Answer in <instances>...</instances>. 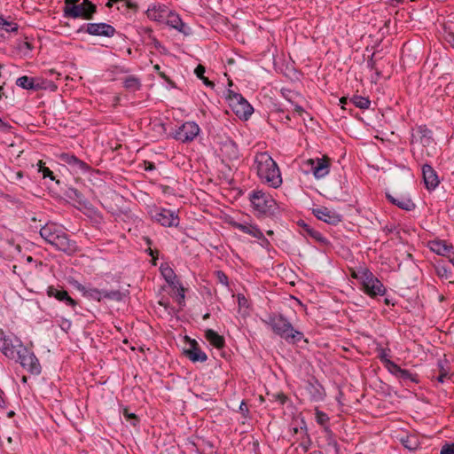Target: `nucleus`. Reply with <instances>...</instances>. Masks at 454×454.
Wrapping results in <instances>:
<instances>
[{
  "mask_svg": "<svg viewBox=\"0 0 454 454\" xmlns=\"http://www.w3.org/2000/svg\"><path fill=\"white\" fill-rule=\"evenodd\" d=\"M116 29L110 24L105 22L87 23V34L95 36L113 37Z\"/></svg>",
  "mask_w": 454,
  "mask_h": 454,
  "instance_id": "obj_15",
  "label": "nucleus"
},
{
  "mask_svg": "<svg viewBox=\"0 0 454 454\" xmlns=\"http://www.w3.org/2000/svg\"><path fill=\"white\" fill-rule=\"evenodd\" d=\"M0 407L4 408L5 407V402L4 399V392L0 389Z\"/></svg>",
  "mask_w": 454,
  "mask_h": 454,
  "instance_id": "obj_58",
  "label": "nucleus"
},
{
  "mask_svg": "<svg viewBox=\"0 0 454 454\" xmlns=\"http://www.w3.org/2000/svg\"><path fill=\"white\" fill-rule=\"evenodd\" d=\"M39 171L43 174V178L49 177L51 180H54L53 172L47 167H45L42 160L39 161Z\"/></svg>",
  "mask_w": 454,
  "mask_h": 454,
  "instance_id": "obj_41",
  "label": "nucleus"
},
{
  "mask_svg": "<svg viewBox=\"0 0 454 454\" xmlns=\"http://www.w3.org/2000/svg\"><path fill=\"white\" fill-rule=\"evenodd\" d=\"M315 415H316V421L317 422V424H319L321 426H324L325 424H326L330 419L328 415L325 412L319 411V410H316Z\"/></svg>",
  "mask_w": 454,
  "mask_h": 454,
  "instance_id": "obj_39",
  "label": "nucleus"
},
{
  "mask_svg": "<svg viewBox=\"0 0 454 454\" xmlns=\"http://www.w3.org/2000/svg\"><path fill=\"white\" fill-rule=\"evenodd\" d=\"M153 41V43L156 49H159L161 47V43L157 40L154 36L150 37Z\"/></svg>",
  "mask_w": 454,
  "mask_h": 454,
  "instance_id": "obj_57",
  "label": "nucleus"
},
{
  "mask_svg": "<svg viewBox=\"0 0 454 454\" xmlns=\"http://www.w3.org/2000/svg\"><path fill=\"white\" fill-rule=\"evenodd\" d=\"M441 454H454V443L444 445L442 448Z\"/></svg>",
  "mask_w": 454,
  "mask_h": 454,
  "instance_id": "obj_49",
  "label": "nucleus"
},
{
  "mask_svg": "<svg viewBox=\"0 0 454 454\" xmlns=\"http://www.w3.org/2000/svg\"><path fill=\"white\" fill-rule=\"evenodd\" d=\"M254 165L257 175L262 183L273 188L280 186L282 184L280 170L269 153H257L254 158Z\"/></svg>",
  "mask_w": 454,
  "mask_h": 454,
  "instance_id": "obj_2",
  "label": "nucleus"
},
{
  "mask_svg": "<svg viewBox=\"0 0 454 454\" xmlns=\"http://www.w3.org/2000/svg\"><path fill=\"white\" fill-rule=\"evenodd\" d=\"M215 275H216V278H217V280L219 283H221L222 285H223L225 286H228V285H229L228 277L223 271L217 270L215 272Z\"/></svg>",
  "mask_w": 454,
  "mask_h": 454,
  "instance_id": "obj_45",
  "label": "nucleus"
},
{
  "mask_svg": "<svg viewBox=\"0 0 454 454\" xmlns=\"http://www.w3.org/2000/svg\"><path fill=\"white\" fill-rule=\"evenodd\" d=\"M205 72L206 69L202 65H198L194 70V73L197 75V77L200 78L205 85L208 87H214V82L204 76Z\"/></svg>",
  "mask_w": 454,
  "mask_h": 454,
  "instance_id": "obj_36",
  "label": "nucleus"
},
{
  "mask_svg": "<svg viewBox=\"0 0 454 454\" xmlns=\"http://www.w3.org/2000/svg\"><path fill=\"white\" fill-rule=\"evenodd\" d=\"M306 165L309 167V170L317 179H321L329 174L331 160L325 155L322 158L309 159Z\"/></svg>",
  "mask_w": 454,
  "mask_h": 454,
  "instance_id": "obj_11",
  "label": "nucleus"
},
{
  "mask_svg": "<svg viewBox=\"0 0 454 454\" xmlns=\"http://www.w3.org/2000/svg\"><path fill=\"white\" fill-rule=\"evenodd\" d=\"M253 207L261 215H273L278 208L277 203L271 195L262 191H253L249 194Z\"/></svg>",
  "mask_w": 454,
  "mask_h": 454,
  "instance_id": "obj_4",
  "label": "nucleus"
},
{
  "mask_svg": "<svg viewBox=\"0 0 454 454\" xmlns=\"http://www.w3.org/2000/svg\"><path fill=\"white\" fill-rule=\"evenodd\" d=\"M177 301H178L179 304H182L184 301V289L181 286H180V288L178 290Z\"/></svg>",
  "mask_w": 454,
  "mask_h": 454,
  "instance_id": "obj_53",
  "label": "nucleus"
},
{
  "mask_svg": "<svg viewBox=\"0 0 454 454\" xmlns=\"http://www.w3.org/2000/svg\"><path fill=\"white\" fill-rule=\"evenodd\" d=\"M123 87L129 91L135 92L140 90L141 82L137 77L129 75L123 80Z\"/></svg>",
  "mask_w": 454,
  "mask_h": 454,
  "instance_id": "obj_31",
  "label": "nucleus"
},
{
  "mask_svg": "<svg viewBox=\"0 0 454 454\" xmlns=\"http://www.w3.org/2000/svg\"><path fill=\"white\" fill-rule=\"evenodd\" d=\"M299 225L301 227H307V230L305 231L308 235H309L311 237V233L312 232H316V230L312 229L309 224H307L304 221H301L299 222Z\"/></svg>",
  "mask_w": 454,
  "mask_h": 454,
  "instance_id": "obj_52",
  "label": "nucleus"
},
{
  "mask_svg": "<svg viewBox=\"0 0 454 454\" xmlns=\"http://www.w3.org/2000/svg\"><path fill=\"white\" fill-rule=\"evenodd\" d=\"M18 29L19 25L15 21L0 15V42L4 41L11 33H16Z\"/></svg>",
  "mask_w": 454,
  "mask_h": 454,
  "instance_id": "obj_23",
  "label": "nucleus"
},
{
  "mask_svg": "<svg viewBox=\"0 0 454 454\" xmlns=\"http://www.w3.org/2000/svg\"><path fill=\"white\" fill-rule=\"evenodd\" d=\"M59 160L67 164L70 170L74 173L83 172L85 170V163L78 159L75 155L64 153L59 155Z\"/></svg>",
  "mask_w": 454,
  "mask_h": 454,
  "instance_id": "obj_20",
  "label": "nucleus"
},
{
  "mask_svg": "<svg viewBox=\"0 0 454 454\" xmlns=\"http://www.w3.org/2000/svg\"><path fill=\"white\" fill-rule=\"evenodd\" d=\"M433 133L426 125L417 127L411 134V144L418 143L427 147L433 144Z\"/></svg>",
  "mask_w": 454,
  "mask_h": 454,
  "instance_id": "obj_16",
  "label": "nucleus"
},
{
  "mask_svg": "<svg viewBox=\"0 0 454 454\" xmlns=\"http://www.w3.org/2000/svg\"><path fill=\"white\" fill-rule=\"evenodd\" d=\"M376 350L378 352V357L383 364H386V366L388 367V369L392 368V364H395V362H393L389 359V353H390L389 348H377Z\"/></svg>",
  "mask_w": 454,
  "mask_h": 454,
  "instance_id": "obj_35",
  "label": "nucleus"
},
{
  "mask_svg": "<svg viewBox=\"0 0 454 454\" xmlns=\"http://www.w3.org/2000/svg\"><path fill=\"white\" fill-rule=\"evenodd\" d=\"M422 176L425 183V186L428 191L434 190L440 181L436 171L429 164H424L422 167Z\"/></svg>",
  "mask_w": 454,
  "mask_h": 454,
  "instance_id": "obj_19",
  "label": "nucleus"
},
{
  "mask_svg": "<svg viewBox=\"0 0 454 454\" xmlns=\"http://www.w3.org/2000/svg\"><path fill=\"white\" fill-rule=\"evenodd\" d=\"M16 85L25 89V90H37L43 89V87L38 82V80L33 77H28L27 75L19 77L16 81Z\"/></svg>",
  "mask_w": 454,
  "mask_h": 454,
  "instance_id": "obj_29",
  "label": "nucleus"
},
{
  "mask_svg": "<svg viewBox=\"0 0 454 454\" xmlns=\"http://www.w3.org/2000/svg\"><path fill=\"white\" fill-rule=\"evenodd\" d=\"M349 102L352 103L356 107L365 110L369 109L371 106V100L367 97H362L360 95H354L349 98Z\"/></svg>",
  "mask_w": 454,
  "mask_h": 454,
  "instance_id": "obj_32",
  "label": "nucleus"
},
{
  "mask_svg": "<svg viewBox=\"0 0 454 454\" xmlns=\"http://www.w3.org/2000/svg\"><path fill=\"white\" fill-rule=\"evenodd\" d=\"M365 271H371V270L366 267H360L357 270H353L351 272V277L353 278H356V280H358L360 282V284L362 285V278H360V276L362 275V273L364 274Z\"/></svg>",
  "mask_w": 454,
  "mask_h": 454,
  "instance_id": "obj_44",
  "label": "nucleus"
},
{
  "mask_svg": "<svg viewBox=\"0 0 454 454\" xmlns=\"http://www.w3.org/2000/svg\"><path fill=\"white\" fill-rule=\"evenodd\" d=\"M272 397L278 401L280 404H284L286 402V395L282 393V392H279V393H277V394H273L272 395Z\"/></svg>",
  "mask_w": 454,
  "mask_h": 454,
  "instance_id": "obj_48",
  "label": "nucleus"
},
{
  "mask_svg": "<svg viewBox=\"0 0 454 454\" xmlns=\"http://www.w3.org/2000/svg\"><path fill=\"white\" fill-rule=\"evenodd\" d=\"M231 225L235 229H238L240 231L247 233L248 235H251L252 237H254L256 239L263 238V233L256 225L248 224V223H237V222H233L231 223Z\"/></svg>",
  "mask_w": 454,
  "mask_h": 454,
  "instance_id": "obj_27",
  "label": "nucleus"
},
{
  "mask_svg": "<svg viewBox=\"0 0 454 454\" xmlns=\"http://www.w3.org/2000/svg\"><path fill=\"white\" fill-rule=\"evenodd\" d=\"M313 215L318 219L328 224L337 225L342 221V215L335 210L326 207H320L313 209Z\"/></svg>",
  "mask_w": 454,
  "mask_h": 454,
  "instance_id": "obj_14",
  "label": "nucleus"
},
{
  "mask_svg": "<svg viewBox=\"0 0 454 454\" xmlns=\"http://www.w3.org/2000/svg\"><path fill=\"white\" fill-rule=\"evenodd\" d=\"M239 409L241 411H248L247 406L244 402L240 403Z\"/></svg>",
  "mask_w": 454,
  "mask_h": 454,
  "instance_id": "obj_63",
  "label": "nucleus"
},
{
  "mask_svg": "<svg viewBox=\"0 0 454 454\" xmlns=\"http://www.w3.org/2000/svg\"><path fill=\"white\" fill-rule=\"evenodd\" d=\"M151 217L153 221L165 227H176L179 224L178 215L170 209L164 207H153L150 210Z\"/></svg>",
  "mask_w": 454,
  "mask_h": 454,
  "instance_id": "obj_8",
  "label": "nucleus"
},
{
  "mask_svg": "<svg viewBox=\"0 0 454 454\" xmlns=\"http://www.w3.org/2000/svg\"><path fill=\"white\" fill-rule=\"evenodd\" d=\"M200 130V129L196 122L186 121L178 127L174 132L173 137L182 143L191 142L199 135Z\"/></svg>",
  "mask_w": 454,
  "mask_h": 454,
  "instance_id": "obj_10",
  "label": "nucleus"
},
{
  "mask_svg": "<svg viewBox=\"0 0 454 454\" xmlns=\"http://www.w3.org/2000/svg\"><path fill=\"white\" fill-rule=\"evenodd\" d=\"M386 196L389 202L403 210L412 211L416 207L415 203L410 198L403 196L395 197L390 193H387Z\"/></svg>",
  "mask_w": 454,
  "mask_h": 454,
  "instance_id": "obj_25",
  "label": "nucleus"
},
{
  "mask_svg": "<svg viewBox=\"0 0 454 454\" xmlns=\"http://www.w3.org/2000/svg\"><path fill=\"white\" fill-rule=\"evenodd\" d=\"M159 75L164 79L168 83L173 85L172 80L164 73V72H159Z\"/></svg>",
  "mask_w": 454,
  "mask_h": 454,
  "instance_id": "obj_55",
  "label": "nucleus"
},
{
  "mask_svg": "<svg viewBox=\"0 0 454 454\" xmlns=\"http://www.w3.org/2000/svg\"><path fill=\"white\" fill-rule=\"evenodd\" d=\"M260 239L262 240V244H261V245H262V247H268V246H270V242H269V240H268L264 236H263V238H261Z\"/></svg>",
  "mask_w": 454,
  "mask_h": 454,
  "instance_id": "obj_62",
  "label": "nucleus"
},
{
  "mask_svg": "<svg viewBox=\"0 0 454 454\" xmlns=\"http://www.w3.org/2000/svg\"><path fill=\"white\" fill-rule=\"evenodd\" d=\"M311 238L324 246L329 245V240L318 231L311 233Z\"/></svg>",
  "mask_w": 454,
  "mask_h": 454,
  "instance_id": "obj_42",
  "label": "nucleus"
},
{
  "mask_svg": "<svg viewBox=\"0 0 454 454\" xmlns=\"http://www.w3.org/2000/svg\"><path fill=\"white\" fill-rule=\"evenodd\" d=\"M41 237L58 250L71 254L76 250V244L54 223H46L40 230Z\"/></svg>",
  "mask_w": 454,
  "mask_h": 454,
  "instance_id": "obj_3",
  "label": "nucleus"
},
{
  "mask_svg": "<svg viewBox=\"0 0 454 454\" xmlns=\"http://www.w3.org/2000/svg\"><path fill=\"white\" fill-rule=\"evenodd\" d=\"M18 344L20 345V348L18 349L17 357L13 360L20 363V365L31 374L39 375L42 372V367L38 358L23 344Z\"/></svg>",
  "mask_w": 454,
  "mask_h": 454,
  "instance_id": "obj_6",
  "label": "nucleus"
},
{
  "mask_svg": "<svg viewBox=\"0 0 454 454\" xmlns=\"http://www.w3.org/2000/svg\"><path fill=\"white\" fill-rule=\"evenodd\" d=\"M348 101H349V98H347V97H342L340 99V103L342 104V105H346L348 103Z\"/></svg>",
  "mask_w": 454,
  "mask_h": 454,
  "instance_id": "obj_64",
  "label": "nucleus"
},
{
  "mask_svg": "<svg viewBox=\"0 0 454 454\" xmlns=\"http://www.w3.org/2000/svg\"><path fill=\"white\" fill-rule=\"evenodd\" d=\"M226 100L229 106L240 119L247 120L254 112L249 102L239 93L231 90H227Z\"/></svg>",
  "mask_w": 454,
  "mask_h": 454,
  "instance_id": "obj_5",
  "label": "nucleus"
},
{
  "mask_svg": "<svg viewBox=\"0 0 454 454\" xmlns=\"http://www.w3.org/2000/svg\"><path fill=\"white\" fill-rule=\"evenodd\" d=\"M294 111L299 114V115H301V114L304 112V109L298 105H295Z\"/></svg>",
  "mask_w": 454,
  "mask_h": 454,
  "instance_id": "obj_61",
  "label": "nucleus"
},
{
  "mask_svg": "<svg viewBox=\"0 0 454 454\" xmlns=\"http://www.w3.org/2000/svg\"><path fill=\"white\" fill-rule=\"evenodd\" d=\"M126 295V293L121 292L119 290L107 291L105 289L87 287V297L97 301H100L103 298L114 301H121L124 300Z\"/></svg>",
  "mask_w": 454,
  "mask_h": 454,
  "instance_id": "obj_12",
  "label": "nucleus"
},
{
  "mask_svg": "<svg viewBox=\"0 0 454 454\" xmlns=\"http://www.w3.org/2000/svg\"><path fill=\"white\" fill-rule=\"evenodd\" d=\"M264 322L276 335L285 340L288 344L295 345L301 340L308 341L304 339L303 333L295 329L282 313H270Z\"/></svg>",
  "mask_w": 454,
  "mask_h": 454,
  "instance_id": "obj_1",
  "label": "nucleus"
},
{
  "mask_svg": "<svg viewBox=\"0 0 454 454\" xmlns=\"http://www.w3.org/2000/svg\"><path fill=\"white\" fill-rule=\"evenodd\" d=\"M21 340L16 337L8 336L3 329H0V351L9 359L17 357L18 349Z\"/></svg>",
  "mask_w": 454,
  "mask_h": 454,
  "instance_id": "obj_9",
  "label": "nucleus"
},
{
  "mask_svg": "<svg viewBox=\"0 0 454 454\" xmlns=\"http://www.w3.org/2000/svg\"><path fill=\"white\" fill-rule=\"evenodd\" d=\"M17 49L24 56H27L34 49V45L31 42L27 41V37L23 40H18Z\"/></svg>",
  "mask_w": 454,
  "mask_h": 454,
  "instance_id": "obj_34",
  "label": "nucleus"
},
{
  "mask_svg": "<svg viewBox=\"0 0 454 454\" xmlns=\"http://www.w3.org/2000/svg\"><path fill=\"white\" fill-rule=\"evenodd\" d=\"M237 298H238V304L239 307H248V301L245 297L244 294H239Z\"/></svg>",
  "mask_w": 454,
  "mask_h": 454,
  "instance_id": "obj_50",
  "label": "nucleus"
},
{
  "mask_svg": "<svg viewBox=\"0 0 454 454\" xmlns=\"http://www.w3.org/2000/svg\"><path fill=\"white\" fill-rule=\"evenodd\" d=\"M168 11L164 4H154L147 9L146 14L150 20L162 23L165 21Z\"/></svg>",
  "mask_w": 454,
  "mask_h": 454,
  "instance_id": "obj_24",
  "label": "nucleus"
},
{
  "mask_svg": "<svg viewBox=\"0 0 454 454\" xmlns=\"http://www.w3.org/2000/svg\"><path fill=\"white\" fill-rule=\"evenodd\" d=\"M162 272V275L164 277V278L166 279V281L171 285V286H174V280L176 279V276L175 274V272L173 271V270L171 268H166L164 270H161Z\"/></svg>",
  "mask_w": 454,
  "mask_h": 454,
  "instance_id": "obj_38",
  "label": "nucleus"
},
{
  "mask_svg": "<svg viewBox=\"0 0 454 454\" xmlns=\"http://www.w3.org/2000/svg\"><path fill=\"white\" fill-rule=\"evenodd\" d=\"M437 365L439 375L436 379L439 382L443 383L446 379H449V363L447 360H439Z\"/></svg>",
  "mask_w": 454,
  "mask_h": 454,
  "instance_id": "obj_33",
  "label": "nucleus"
},
{
  "mask_svg": "<svg viewBox=\"0 0 454 454\" xmlns=\"http://www.w3.org/2000/svg\"><path fill=\"white\" fill-rule=\"evenodd\" d=\"M168 26L175 28L178 32L184 34V35H188L191 34V28L183 22L180 16L175 12L168 11L167 17L164 21Z\"/></svg>",
  "mask_w": 454,
  "mask_h": 454,
  "instance_id": "obj_18",
  "label": "nucleus"
},
{
  "mask_svg": "<svg viewBox=\"0 0 454 454\" xmlns=\"http://www.w3.org/2000/svg\"><path fill=\"white\" fill-rule=\"evenodd\" d=\"M446 40L454 47V33L449 32L446 35Z\"/></svg>",
  "mask_w": 454,
  "mask_h": 454,
  "instance_id": "obj_54",
  "label": "nucleus"
},
{
  "mask_svg": "<svg viewBox=\"0 0 454 454\" xmlns=\"http://www.w3.org/2000/svg\"><path fill=\"white\" fill-rule=\"evenodd\" d=\"M362 278V291L371 298L383 296L387 293V288L383 283L374 276L372 271H365L360 276Z\"/></svg>",
  "mask_w": 454,
  "mask_h": 454,
  "instance_id": "obj_7",
  "label": "nucleus"
},
{
  "mask_svg": "<svg viewBox=\"0 0 454 454\" xmlns=\"http://www.w3.org/2000/svg\"><path fill=\"white\" fill-rule=\"evenodd\" d=\"M145 170H153L155 168V165L153 162H145Z\"/></svg>",
  "mask_w": 454,
  "mask_h": 454,
  "instance_id": "obj_59",
  "label": "nucleus"
},
{
  "mask_svg": "<svg viewBox=\"0 0 454 454\" xmlns=\"http://www.w3.org/2000/svg\"><path fill=\"white\" fill-rule=\"evenodd\" d=\"M367 66H368V67H369L370 69H372V70L376 69V67H375L376 64H375V62L372 60V59H371L367 62Z\"/></svg>",
  "mask_w": 454,
  "mask_h": 454,
  "instance_id": "obj_60",
  "label": "nucleus"
},
{
  "mask_svg": "<svg viewBox=\"0 0 454 454\" xmlns=\"http://www.w3.org/2000/svg\"><path fill=\"white\" fill-rule=\"evenodd\" d=\"M305 389L309 395V397L313 401H321L325 397V391L322 385L317 380H308L306 382Z\"/></svg>",
  "mask_w": 454,
  "mask_h": 454,
  "instance_id": "obj_21",
  "label": "nucleus"
},
{
  "mask_svg": "<svg viewBox=\"0 0 454 454\" xmlns=\"http://www.w3.org/2000/svg\"><path fill=\"white\" fill-rule=\"evenodd\" d=\"M428 247L431 251L442 256H448L454 250L452 244L441 239L430 241Z\"/></svg>",
  "mask_w": 454,
  "mask_h": 454,
  "instance_id": "obj_22",
  "label": "nucleus"
},
{
  "mask_svg": "<svg viewBox=\"0 0 454 454\" xmlns=\"http://www.w3.org/2000/svg\"><path fill=\"white\" fill-rule=\"evenodd\" d=\"M65 17L85 19V0H65Z\"/></svg>",
  "mask_w": 454,
  "mask_h": 454,
  "instance_id": "obj_13",
  "label": "nucleus"
},
{
  "mask_svg": "<svg viewBox=\"0 0 454 454\" xmlns=\"http://www.w3.org/2000/svg\"><path fill=\"white\" fill-rule=\"evenodd\" d=\"M67 196L74 200H76L77 202L81 203L82 200V192L78 191L75 188H69L67 191Z\"/></svg>",
  "mask_w": 454,
  "mask_h": 454,
  "instance_id": "obj_40",
  "label": "nucleus"
},
{
  "mask_svg": "<svg viewBox=\"0 0 454 454\" xmlns=\"http://www.w3.org/2000/svg\"><path fill=\"white\" fill-rule=\"evenodd\" d=\"M47 294L50 297L56 298L59 301L65 302L70 307H74L76 305L75 301L69 296L66 290H59L54 286H49L47 289Z\"/></svg>",
  "mask_w": 454,
  "mask_h": 454,
  "instance_id": "obj_26",
  "label": "nucleus"
},
{
  "mask_svg": "<svg viewBox=\"0 0 454 454\" xmlns=\"http://www.w3.org/2000/svg\"><path fill=\"white\" fill-rule=\"evenodd\" d=\"M392 374L395 375L399 379L404 381L418 382L417 374L411 373L406 369H402L398 364H392V368H389Z\"/></svg>",
  "mask_w": 454,
  "mask_h": 454,
  "instance_id": "obj_28",
  "label": "nucleus"
},
{
  "mask_svg": "<svg viewBox=\"0 0 454 454\" xmlns=\"http://www.w3.org/2000/svg\"><path fill=\"white\" fill-rule=\"evenodd\" d=\"M299 225L301 227H307V230L305 231L308 235H309L311 237V233L312 232H316V230L312 229L309 224H307L304 221H301L299 222Z\"/></svg>",
  "mask_w": 454,
  "mask_h": 454,
  "instance_id": "obj_51",
  "label": "nucleus"
},
{
  "mask_svg": "<svg viewBox=\"0 0 454 454\" xmlns=\"http://www.w3.org/2000/svg\"><path fill=\"white\" fill-rule=\"evenodd\" d=\"M403 443L405 448H407L408 450H416L419 446L417 442H411V441L409 438H407L406 440H403Z\"/></svg>",
  "mask_w": 454,
  "mask_h": 454,
  "instance_id": "obj_47",
  "label": "nucleus"
},
{
  "mask_svg": "<svg viewBox=\"0 0 454 454\" xmlns=\"http://www.w3.org/2000/svg\"><path fill=\"white\" fill-rule=\"evenodd\" d=\"M189 342V348L184 350V354L186 357H188L192 362H200L204 363L207 360V354L202 351L199 346V343L189 337H186Z\"/></svg>",
  "mask_w": 454,
  "mask_h": 454,
  "instance_id": "obj_17",
  "label": "nucleus"
},
{
  "mask_svg": "<svg viewBox=\"0 0 454 454\" xmlns=\"http://www.w3.org/2000/svg\"><path fill=\"white\" fill-rule=\"evenodd\" d=\"M436 273L439 278L448 279L450 275V270L447 267L441 266L436 268Z\"/></svg>",
  "mask_w": 454,
  "mask_h": 454,
  "instance_id": "obj_43",
  "label": "nucleus"
},
{
  "mask_svg": "<svg viewBox=\"0 0 454 454\" xmlns=\"http://www.w3.org/2000/svg\"><path fill=\"white\" fill-rule=\"evenodd\" d=\"M96 12H97V6L90 1L87 0V20H91L93 17V14Z\"/></svg>",
  "mask_w": 454,
  "mask_h": 454,
  "instance_id": "obj_46",
  "label": "nucleus"
},
{
  "mask_svg": "<svg viewBox=\"0 0 454 454\" xmlns=\"http://www.w3.org/2000/svg\"><path fill=\"white\" fill-rule=\"evenodd\" d=\"M205 338L212 346L218 349H221L225 346V340L223 336L218 334L212 329L206 330Z\"/></svg>",
  "mask_w": 454,
  "mask_h": 454,
  "instance_id": "obj_30",
  "label": "nucleus"
},
{
  "mask_svg": "<svg viewBox=\"0 0 454 454\" xmlns=\"http://www.w3.org/2000/svg\"><path fill=\"white\" fill-rule=\"evenodd\" d=\"M147 251H148L149 255H151L154 260H156L157 255H158V251L153 250L150 247L147 249Z\"/></svg>",
  "mask_w": 454,
  "mask_h": 454,
  "instance_id": "obj_56",
  "label": "nucleus"
},
{
  "mask_svg": "<svg viewBox=\"0 0 454 454\" xmlns=\"http://www.w3.org/2000/svg\"><path fill=\"white\" fill-rule=\"evenodd\" d=\"M122 414H123L124 418L126 419V420L129 421L132 426L135 427L138 424L139 419L137 418V416L135 413L130 412L128 408L123 409Z\"/></svg>",
  "mask_w": 454,
  "mask_h": 454,
  "instance_id": "obj_37",
  "label": "nucleus"
}]
</instances>
